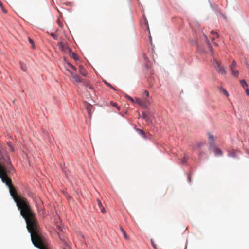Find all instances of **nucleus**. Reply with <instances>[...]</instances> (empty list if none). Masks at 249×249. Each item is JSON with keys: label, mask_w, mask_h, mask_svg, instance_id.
<instances>
[{"label": "nucleus", "mask_w": 249, "mask_h": 249, "mask_svg": "<svg viewBox=\"0 0 249 249\" xmlns=\"http://www.w3.org/2000/svg\"><path fill=\"white\" fill-rule=\"evenodd\" d=\"M213 44H214V45L215 46H218V44H217V43L213 42Z\"/></svg>", "instance_id": "c9c22d12"}, {"label": "nucleus", "mask_w": 249, "mask_h": 249, "mask_svg": "<svg viewBox=\"0 0 249 249\" xmlns=\"http://www.w3.org/2000/svg\"><path fill=\"white\" fill-rule=\"evenodd\" d=\"M3 150H4L3 147L2 145V144H1V143L0 142V160H2L3 159L5 158L4 157V156H3V153H2V151Z\"/></svg>", "instance_id": "9b49d317"}, {"label": "nucleus", "mask_w": 249, "mask_h": 249, "mask_svg": "<svg viewBox=\"0 0 249 249\" xmlns=\"http://www.w3.org/2000/svg\"><path fill=\"white\" fill-rule=\"evenodd\" d=\"M188 179L189 182H191V177L190 175L188 176Z\"/></svg>", "instance_id": "72a5a7b5"}, {"label": "nucleus", "mask_w": 249, "mask_h": 249, "mask_svg": "<svg viewBox=\"0 0 249 249\" xmlns=\"http://www.w3.org/2000/svg\"><path fill=\"white\" fill-rule=\"evenodd\" d=\"M208 139H209V143H210V148L211 149L213 147H214V137L213 135V134H212L211 133H209L208 134Z\"/></svg>", "instance_id": "20e7f679"}, {"label": "nucleus", "mask_w": 249, "mask_h": 249, "mask_svg": "<svg viewBox=\"0 0 249 249\" xmlns=\"http://www.w3.org/2000/svg\"><path fill=\"white\" fill-rule=\"evenodd\" d=\"M229 155L230 156L234 157L236 156V152L235 151H232L229 153Z\"/></svg>", "instance_id": "4be33fe9"}, {"label": "nucleus", "mask_w": 249, "mask_h": 249, "mask_svg": "<svg viewBox=\"0 0 249 249\" xmlns=\"http://www.w3.org/2000/svg\"><path fill=\"white\" fill-rule=\"evenodd\" d=\"M139 131L140 132V134L142 135L143 137H145L144 132L142 130H139Z\"/></svg>", "instance_id": "c85d7f7f"}, {"label": "nucleus", "mask_w": 249, "mask_h": 249, "mask_svg": "<svg viewBox=\"0 0 249 249\" xmlns=\"http://www.w3.org/2000/svg\"><path fill=\"white\" fill-rule=\"evenodd\" d=\"M69 72L71 73V75L76 82L79 83L82 82V80L79 76L77 74H74L71 71H69Z\"/></svg>", "instance_id": "423d86ee"}, {"label": "nucleus", "mask_w": 249, "mask_h": 249, "mask_svg": "<svg viewBox=\"0 0 249 249\" xmlns=\"http://www.w3.org/2000/svg\"><path fill=\"white\" fill-rule=\"evenodd\" d=\"M72 57L73 59H74L75 60H77L78 59L77 55L74 53H72Z\"/></svg>", "instance_id": "412c9836"}, {"label": "nucleus", "mask_w": 249, "mask_h": 249, "mask_svg": "<svg viewBox=\"0 0 249 249\" xmlns=\"http://www.w3.org/2000/svg\"><path fill=\"white\" fill-rule=\"evenodd\" d=\"M237 63L235 60L232 62V64L230 66V70L231 71L232 75L235 77H238L239 75L238 71L236 70Z\"/></svg>", "instance_id": "7ed1b4c3"}, {"label": "nucleus", "mask_w": 249, "mask_h": 249, "mask_svg": "<svg viewBox=\"0 0 249 249\" xmlns=\"http://www.w3.org/2000/svg\"><path fill=\"white\" fill-rule=\"evenodd\" d=\"M225 94H226L227 96H228V95H229V94H228V93L227 92V91H225Z\"/></svg>", "instance_id": "f704fd0d"}, {"label": "nucleus", "mask_w": 249, "mask_h": 249, "mask_svg": "<svg viewBox=\"0 0 249 249\" xmlns=\"http://www.w3.org/2000/svg\"><path fill=\"white\" fill-rule=\"evenodd\" d=\"M240 84L244 89H246L248 87V84H247L245 80H241L240 81Z\"/></svg>", "instance_id": "4468645a"}, {"label": "nucleus", "mask_w": 249, "mask_h": 249, "mask_svg": "<svg viewBox=\"0 0 249 249\" xmlns=\"http://www.w3.org/2000/svg\"><path fill=\"white\" fill-rule=\"evenodd\" d=\"M97 203L98 206L101 209V211L102 213H104L106 212L105 208L103 206L101 201L99 199H97Z\"/></svg>", "instance_id": "1a4fd4ad"}, {"label": "nucleus", "mask_w": 249, "mask_h": 249, "mask_svg": "<svg viewBox=\"0 0 249 249\" xmlns=\"http://www.w3.org/2000/svg\"><path fill=\"white\" fill-rule=\"evenodd\" d=\"M0 7H1V10L2 11H3V13H6V10L3 8V5H2V3H1V2L0 1Z\"/></svg>", "instance_id": "aec40b11"}, {"label": "nucleus", "mask_w": 249, "mask_h": 249, "mask_svg": "<svg viewBox=\"0 0 249 249\" xmlns=\"http://www.w3.org/2000/svg\"><path fill=\"white\" fill-rule=\"evenodd\" d=\"M127 99H129V100H130L132 102L134 103L135 102L134 100L131 97L127 96Z\"/></svg>", "instance_id": "cd10ccee"}, {"label": "nucleus", "mask_w": 249, "mask_h": 249, "mask_svg": "<svg viewBox=\"0 0 249 249\" xmlns=\"http://www.w3.org/2000/svg\"><path fill=\"white\" fill-rule=\"evenodd\" d=\"M85 85L87 86V88H88L89 89H93V86L90 85V84H89L88 83H86L85 84Z\"/></svg>", "instance_id": "5701e85b"}, {"label": "nucleus", "mask_w": 249, "mask_h": 249, "mask_svg": "<svg viewBox=\"0 0 249 249\" xmlns=\"http://www.w3.org/2000/svg\"><path fill=\"white\" fill-rule=\"evenodd\" d=\"M72 66V65L71 64V63H70L69 62H67L66 65H65V67H66V69L67 70V71H70V70L69 69V68H71Z\"/></svg>", "instance_id": "a211bd4d"}, {"label": "nucleus", "mask_w": 249, "mask_h": 249, "mask_svg": "<svg viewBox=\"0 0 249 249\" xmlns=\"http://www.w3.org/2000/svg\"><path fill=\"white\" fill-rule=\"evenodd\" d=\"M107 85H108L109 87H111V88H112V86H111V85L110 84H108V83H107Z\"/></svg>", "instance_id": "e433bc0d"}, {"label": "nucleus", "mask_w": 249, "mask_h": 249, "mask_svg": "<svg viewBox=\"0 0 249 249\" xmlns=\"http://www.w3.org/2000/svg\"><path fill=\"white\" fill-rule=\"evenodd\" d=\"M143 94L144 95H145L146 96H147V97H148L149 95V92H148V91L147 90H145L144 91Z\"/></svg>", "instance_id": "393cba45"}, {"label": "nucleus", "mask_w": 249, "mask_h": 249, "mask_svg": "<svg viewBox=\"0 0 249 249\" xmlns=\"http://www.w3.org/2000/svg\"><path fill=\"white\" fill-rule=\"evenodd\" d=\"M111 104L112 105V106L116 107L118 110H120V107H118V106L116 103H113V102H111Z\"/></svg>", "instance_id": "b1692460"}, {"label": "nucleus", "mask_w": 249, "mask_h": 249, "mask_svg": "<svg viewBox=\"0 0 249 249\" xmlns=\"http://www.w3.org/2000/svg\"><path fill=\"white\" fill-rule=\"evenodd\" d=\"M151 114L149 112H144L142 113V118L146 120L147 122H149L150 119Z\"/></svg>", "instance_id": "6e6552de"}, {"label": "nucleus", "mask_w": 249, "mask_h": 249, "mask_svg": "<svg viewBox=\"0 0 249 249\" xmlns=\"http://www.w3.org/2000/svg\"><path fill=\"white\" fill-rule=\"evenodd\" d=\"M1 160L0 178L2 182L9 187L10 195L16 203L18 208L20 212L21 215L25 220L27 228L31 233V240L33 244L39 249H49L43 243L40 236V229L35 213L32 210L27 199L18 195L15 188L12 185L11 179L8 177L9 173L12 169L9 156L7 155L5 158Z\"/></svg>", "instance_id": "f257e3e1"}, {"label": "nucleus", "mask_w": 249, "mask_h": 249, "mask_svg": "<svg viewBox=\"0 0 249 249\" xmlns=\"http://www.w3.org/2000/svg\"><path fill=\"white\" fill-rule=\"evenodd\" d=\"M188 158L185 156L181 160V163L182 164H185L187 163Z\"/></svg>", "instance_id": "dca6fc26"}, {"label": "nucleus", "mask_w": 249, "mask_h": 249, "mask_svg": "<svg viewBox=\"0 0 249 249\" xmlns=\"http://www.w3.org/2000/svg\"><path fill=\"white\" fill-rule=\"evenodd\" d=\"M51 36L53 37V38L55 39V40H57L58 39V36H57L54 33H51L50 34Z\"/></svg>", "instance_id": "6ab92c4d"}, {"label": "nucleus", "mask_w": 249, "mask_h": 249, "mask_svg": "<svg viewBox=\"0 0 249 249\" xmlns=\"http://www.w3.org/2000/svg\"><path fill=\"white\" fill-rule=\"evenodd\" d=\"M79 71L83 76H86L87 75V72L84 68V67L82 65H80L79 66Z\"/></svg>", "instance_id": "0eeeda50"}, {"label": "nucleus", "mask_w": 249, "mask_h": 249, "mask_svg": "<svg viewBox=\"0 0 249 249\" xmlns=\"http://www.w3.org/2000/svg\"><path fill=\"white\" fill-rule=\"evenodd\" d=\"M59 231H62V229H61L60 227H59Z\"/></svg>", "instance_id": "58836bf2"}, {"label": "nucleus", "mask_w": 249, "mask_h": 249, "mask_svg": "<svg viewBox=\"0 0 249 249\" xmlns=\"http://www.w3.org/2000/svg\"><path fill=\"white\" fill-rule=\"evenodd\" d=\"M91 108H92V106L90 104H88L87 105V110L88 111V113L89 115H90L91 113Z\"/></svg>", "instance_id": "2eb2a0df"}, {"label": "nucleus", "mask_w": 249, "mask_h": 249, "mask_svg": "<svg viewBox=\"0 0 249 249\" xmlns=\"http://www.w3.org/2000/svg\"><path fill=\"white\" fill-rule=\"evenodd\" d=\"M121 231L124 235V238L126 240H129V236L126 234V232L124 230V229L122 227H121L120 228Z\"/></svg>", "instance_id": "f8f14e48"}, {"label": "nucleus", "mask_w": 249, "mask_h": 249, "mask_svg": "<svg viewBox=\"0 0 249 249\" xmlns=\"http://www.w3.org/2000/svg\"><path fill=\"white\" fill-rule=\"evenodd\" d=\"M211 33L213 36V37L212 38V41L213 42L214 40H215V36L218 38L219 37V35L216 32H215L213 30L211 31Z\"/></svg>", "instance_id": "9d476101"}, {"label": "nucleus", "mask_w": 249, "mask_h": 249, "mask_svg": "<svg viewBox=\"0 0 249 249\" xmlns=\"http://www.w3.org/2000/svg\"><path fill=\"white\" fill-rule=\"evenodd\" d=\"M20 68L21 69L24 71H26L27 70V67L25 64H22L21 63H20Z\"/></svg>", "instance_id": "f3484780"}, {"label": "nucleus", "mask_w": 249, "mask_h": 249, "mask_svg": "<svg viewBox=\"0 0 249 249\" xmlns=\"http://www.w3.org/2000/svg\"><path fill=\"white\" fill-rule=\"evenodd\" d=\"M202 155H203V153H202V152H200V153H199V156H200V157H201V156H202Z\"/></svg>", "instance_id": "4c0bfd02"}, {"label": "nucleus", "mask_w": 249, "mask_h": 249, "mask_svg": "<svg viewBox=\"0 0 249 249\" xmlns=\"http://www.w3.org/2000/svg\"><path fill=\"white\" fill-rule=\"evenodd\" d=\"M214 152L215 153V155L216 156L221 155L222 154V151L220 149L216 147H214Z\"/></svg>", "instance_id": "ddd939ff"}, {"label": "nucleus", "mask_w": 249, "mask_h": 249, "mask_svg": "<svg viewBox=\"0 0 249 249\" xmlns=\"http://www.w3.org/2000/svg\"><path fill=\"white\" fill-rule=\"evenodd\" d=\"M151 244H152V246L153 247V248H154L155 249H157V247H156V246L155 245V244L154 243V241L151 240Z\"/></svg>", "instance_id": "a878e982"}, {"label": "nucleus", "mask_w": 249, "mask_h": 249, "mask_svg": "<svg viewBox=\"0 0 249 249\" xmlns=\"http://www.w3.org/2000/svg\"><path fill=\"white\" fill-rule=\"evenodd\" d=\"M136 102L139 104L142 107L144 108H147V106L145 103L146 101H147V99H145V101H143L142 99L139 98H136Z\"/></svg>", "instance_id": "39448f33"}, {"label": "nucleus", "mask_w": 249, "mask_h": 249, "mask_svg": "<svg viewBox=\"0 0 249 249\" xmlns=\"http://www.w3.org/2000/svg\"><path fill=\"white\" fill-rule=\"evenodd\" d=\"M205 143H200L198 144V146L199 147V148H201V147H202L204 145H205Z\"/></svg>", "instance_id": "c756f323"}, {"label": "nucleus", "mask_w": 249, "mask_h": 249, "mask_svg": "<svg viewBox=\"0 0 249 249\" xmlns=\"http://www.w3.org/2000/svg\"><path fill=\"white\" fill-rule=\"evenodd\" d=\"M29 42L30 44H32V45L34 44V41L32 39H31L30 38H29Z\"/></svg>", "instance_id": "7c9ffc66"}, {"label": "nucleus", "mask_w": 249, "mask_h": 249, "mask_svg": "<svg viewBox=\"0 0 249 249\" xmlns=\"http://www.w3.org/2000/svg\"><path fill=\"white\" fill-rule=\"evenodd\" d=\"M245 90H246V93L247 94V95H249V89L247 88L246 89H245Z\"/></svg>", "instance_id": "2f4dec72"}, {"label": "nucleus", "mask_w": 249, "mask_h": 249, "mask_svg": "<svg viewBox=\"0 0 249 249\" xmlns=\"http://www.w3.org/2000/svg\"><path fill=\"white\" fill-rule=\"evenodd\" d=\"M213 65L218 73L222 74H226V72L224 67L221 65L220 63H219L218 61L214 60Z\"/></svg>", "instance_id": "f03ea898"}, {"label": "nucleus", "mask_w": 249, "mask_h": 249, "mask_svg": "<svg viewBox=\"0 0 249 249\" xmlns=\"http://www.w3.org/2000/svg\"><path fill=\"white\" fill-rule=\"evenodd\" d=\"M57 22L58 24L59 25V26L60 27H62V26H63V24H62V23L60 21V20H58L57 21Z\"/></svg>", "instance_id": "bb28decb"}, {"label": "nucleus", "mask_w": 249, "mask_h": 249, "mask_svg": "<svg viewBox=\"0 0 249 249\" xmlns=\"http://www.w3.org/2000/svg\"><path fill=\"white\" fill-rule=\"evenodd\" d=\"M71 68L74 71H76V68L74 66L72 65Z\"/></svg>", "instance_id": "473e14b6"}]
</instances>
